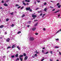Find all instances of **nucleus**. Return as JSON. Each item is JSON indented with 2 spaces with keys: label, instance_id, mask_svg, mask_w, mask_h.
<instances>
[{
  "label": "nucleus",
  "instance_id": "6e6d98bb",
  "mask_svg": "<svg viewBox=\"0 0 61 61\" xmlns=\"http://www.w3.org/2000/svg\"><path fill=\"white\" fill-rule=\"evenodd\" d=\"M34 22H36V21H37V20H34Z\"/></svg>",
  "mask_w": 61,
  "mask_h": 61
},
{
  "label": "nucleus",
  "instance_id": "a18cd8bd",
  "mask_svg": "<svg viewBox=\"0 0 61 61\" xmlns=\"http://www.w3.org/2000/svg\"><path fill=\"white\" fill-rule=\"evenodd\" d=\"M50 1L51 2H52V3H53L54 2V1Z\"/></svg>",
  "mask_w": 61,
  "mask_h": 61
},
{
  "label": "nucleus",
  "instance_id": "f257e3e1",
  "mask_svg": "<svg viewBox=\"0 0 61 61\" xmlns=\"http://www.w3.org/2000/svg\"><path fill=\"white\" fill-rule=\"evenodd\" d=\"M32 17H33V19H35V18L36 17V15L33 14L32 15Z\"/></svg>",
  "mask_w": 61,
  "mask_h": 61
},
{
  "label": "nucleus",
  "instance_id": "f8f14e48",
  "mask_svg": "<svg viewBox=\"0 0 61 61\" xmlns=\"http://www.w3.org/2000/svg\"><path fill=\"white\" fill-rule=\"evenodd\" d=\"M15 47V45H13L12 46V48H14Z\"/></svg>",
  "mask_w": 61,
  "mask_h": 61
},
{
  "label": "nucleus",
  "instance_id": "412c9836",
  "mask_svg": "<svg viewBox=\"0 0 61 61\" xmlns=\"http://www.w3.org/2000/svg\"><path fill=\"white\" fill-rule=\"evenodd\" d=\"M12 58H14L15 57V56H11Z\"/></svg>",
  "mask_w": 61,
  "mask_h": 61
},
{
  "label": "nucleus",
  "instance_id": "13d9d810",
  "mask_svg": "<svg viewBox=\"0 0 61 61\" xmlns=\"http://www.w3.org/2000/svg\"><path fill=\"white\" fill-rule=\"evenodd\" d=\"M58 17H59L60 16V14H59L58 15Z\"/></svg>",
  "mask_w": 61,
  "mask_h": 61
},
{
  "label": "nucleus",
  "instance_id": "f704fd0d",
  "mask_svg": "<svg viewBox=\"0 0 61 61\" xmlns=\"http://www.w3.org/2000/svg\"><path fill=\"white\" fill-rule=\"evenodd\" d=\"M55 40H56V41H58V40H59V39H56Z\"/></svg>",
  "mask_w": 61,
  "mask_h": 61
},
{
  "label": "nucleus",
  "instance_id": "864d4df0",
  "mask_svg": "<svg viewBox=\"0 0 61 61\" xmlns=\"http://www.w3.org/2000/svg\"><path fill=\"white\" fill-rule=\"evenodd\" d=\"M44 50H42V53H44Z\"/></svg>",
  "mask_w": 61,
  "mask_h": 61
},
{
  "label": "nucleus",
  "instance_id": "e2e57ef3",
  "mask_svg": "<svg viewBox=\"0 0 61 61\" xmlns=\"http://www.w3.org/2000/svg\"><path fill=\"white\" fill-rule=\"evenodd\" d=\"M46 15V14H44L43 15L44 16V15Z\"/></svg>",
  "mask_w": 61,
  "mask_h": 61
},
{
  "label": "nucleus",
  "instance_id": "4c0bfd02",
  "mask_svg": "<svg viewBox=\"0 0 61 61\" xmlns=\"http://www.w3.org/2000/svg\"><path fill=\"white\" fill-rule=\"evenodd\" d=\"M35 35H38V33H35Z\"/></svg>",
  "mask_w": 61,
  "mask_h": 61
},
{
  "label": "nucleus",
  "instance_id": "5701e85b",
  "mask_svg": "<svg viewBox=\"0 0 61 61\" xmlns=\"http://www.w3.org/2000/svg\"><path fill=\"white\" fill-rule=\"evenodd\" d=\"M25 16V15H22V17H24V16Z\"/></svg>",
  "mask_w": 61,
  "mask_h": 61
},
{
  "label": "nucleus",
  "instance_id": "de8ad7c7",
  "mask_svg": "<svg viewBox=\"0 0 61 61\" xmlns=\"http://www.w3.org/2000/svg\"><path fill=\"white\" fill-rule=\"evenodd\" d=\"M41 15H42V14H41L40 15V16H41Z\"/></svg>",
  "mask_w": 61,
  "mask_h": 61
},
{
  "label": "nucleus",
  "instance_id": "bf43d9fd",
  "mask_svg": "<svg viewBox=\"0 0 61 61\" xmlns=\"http://www.w3.org/2000/svg\"><path fill=\"white\" fill-rule=\"evenodd\" d=\"M8 1H9V0H7V2H8Z\"/></svg>",
  "mask_w": 61,
  "mask_h": 61
},
{
  "label": "nucleus",
  "instance_id": "09e8293b",
  "mask_svg": "<svg viewBox=\"0 0 61 61\" xmlns=\"http://www.w3.org/2000/svg\"><path fill=\"white\" fill-rule=\"evenodd\" d=\"M2 9V7H0V9Z\"/></svg>",
  "mask_w": 61,
  "mask_h": 61
},
{
  "label": "nucleus",
  "instance_id": "aec40b11",
  "mask_svg": "<svg viewBox=\"0 0 61 61\" xmlns=\"http://www.w3.org/2000/svg\"><path fill=\"white\" fill-rule=\"evenodd\" d=\"M60 5V3H58L57 4V6H58V5Z\"/></svg>",
  "mask_w": 61,
  "mask_h": 61
},
{
  "label": "nucleus",
  "instance_id": "393cba45",
  "mask_svg": "<svg viewBox=\"0 0 61 61\" xmlns=\"http://www.w3.org/2000/svg\"><path fill=\"white\" fill-rule=\"evenodd\" d=\"M50 52L51 54H53V53H53V52H52V51H50Z\"/></svg>",
  "mask_w": 61,
  "mask_h": 61
},
{
  "label": "nucleus",
  "instance_id": "774afa93",
  "mask_svg": "<svg viewBox=\"0 0 61 61\" xmlns=\"http://www.w3.org/2000/svg\"><path fill=\"white\" fill-rule=\"evenodd\" d=\"M45 47H43V49H45Z\"/></svg>",
  "mask_w": 61,
  "mask_h": 61
},
{
  "label": "nucleus",
  "instance_id": "3c124183",
  "mask_svg": "<svg viewBox=\"0 0 61 61\" xmlns=\"http://www.w3.org/2000/svg\"><path fill=\"white\" fill-rule=\"evenodd\" d=\"M50 61H53V60H52L51 59H50Z\"/></svg>",
  "mask_w": 61,
  "mask_h": 61
},
{
  "label": "nucleus",
  "instance_id": "423d86ee",
  "mask_svg": "<svg viewBox=\"0 0 61 61\" xmlns=\"http://www.w3.org/2000/svg\"><path fill=\"white\" fill-rule=\"evenodd\" d=\"M36 29V28H33L32 29V30L33 31H35Z\"/></svg>",
  "mask_w": 61,
  "mask_h": 61
},
{
  "label": "nucleus",
  "instance_id": "79ce46f5",
  "mask_svg": "<svg viewBox=\"0 0 61 61\" xmlns=\"http://www.w3.org/2000/svg\"><path fill=\"white\" fill-rule=\"evenodd\" d=\"M20 7H21V6H20L18 7V9H19V8H20Z\"/></svg>",
  "mask_w": 61,
  "mask_h": 61
},
{
  "label": "nucleus",
  "instance_id": "9d476101",
  "mask_svg": "<svg viewBox=\"0 0 61 61\" xmlns=\"http://www.w3.org/2000/svg\"><path fill=\"white\" fill-rule=\"evenodd\" d=\"M3 27H4V26L3 25H2L0 26V28H2Z\"/></svg>",
  "mask_w": 61,
  "mask_h": 61
},
{
  "label": "nucleus",
  "instance_id": "1a4fd4ad",
  "mask_svg": "<svg viewBox=\"0 0 61 61\" xmlns=\"http://www.w3.org/2000/svg\"><path fill=\"white\" fill-rule=\"evenodd\" d=\"M16 57H18V54H16L15 55Z\"/></svg>",
  "mask_w": 61,
  "mask_h": 61
},
{
  "label": "nucleus",
  "instance_id": "e433bc0d",
  "mask_svg": "<svg viewBox=\"0 0 61 61\" xmlns=\"http://www.w3.org/2000/svg\"><path fill=\"white\" fill-rule=\"evenodd\" d=\"M13 13H14V12H13L12 13H10V14L11 15H13Z\"/></svg>",
  "mask_w": 61,
  "mask_h": 61
},
{
  "label": "nucleus",
  "instance_id": "052dcab7",
  "mask_svg": "<svg viewBox=\"0 0 61 61\" xmlns=\"http://www.w3.org/2000/svg\"><path fill=\"white\" fill-rule=\"evenodd\" d=\"M22 3L23 4V3H25V1H23L22 2Z\"/></svg>",
  "mask_w": 61,
  "mask_h": 61
},
{
  "label": "nucleus",
  "instance_id": "c756f323",
  "mask_svg": "<svg viewBox=\"0 0 61 61\" xmlns=\"http://www.w3.org/2000/svg\"><path fill=\"white\" fill-rule=\"evenodd\" d=\"M11 48V47L9 46L7 48V49H9V48Z\"/></svg>",
  "mask_w": 61,
  "mask_h": 61
},
{
  "label": "nucleus",
  "instance_id": "6ab92c4d",
  "mask_svg": "<svg viewBox=\"0 0 61 61\" xmlns=\"http://www.w3.org/2000/svg\"><path fill=\"white\" fill-rule=\"evenodd\" d=\"M21 33V31H19L18 32V34H20V33Z\"/></svg>",
  "mask_w": 61,
  "mask_h": 61
},
{
  "label": "nucleus",
  "instance_id": "69168bd1",
  "mask_svg": "<svg viewBox=\"0 0 61 61\" xmlns=\"http://www.w3.org/2000/svg\"><path fill=\"white\" fill-rule=\"evenodd\" d=\"M55 9H54L53 10H52V11H55Z\"/></svg>",
  "mask_w": 61,
  "mask_h": 61
},
{
  "label": "nucleus",
  "instance_id": "2eb2a0df",
  "mask_svg": "<svg viewBox=\"0 0 61 61\" xmlns=\"http://www.w3.org/2000/svg\"><path fill=\"white\" fill-rule=\"evenodd\" d=\"M23 55H21L20 56V57H23Z\"/></svg>",
  "mask_w": 61,
  "mask_h": 61
},
{
  "label": "nucleus",
  "instance_id": "f3484780",
  "mask_svg": "<svg viewBox=\"0 0 61 61\" xmlns=\"http://www.w3.org/2000/svg\"><path fill=\"white\" fill-rule=\"evenodd\" d=\"M61 7V5H59L58 6V8H60Z\"/></svg>",
  "mask_w": 61,
  "mask_h": 61
},
{
  "label": "nucleus",
  "instance_id": "7ed1b4c3",
  "mask_svg": "<svg viewBox=\"0 0 61 61\" xmlns=\"http://www.w3.org/2000/svg\"><path fill=\"white\" fill-rule=\"evenodd\" d=\"M26 11H28V10L29 11V10H30V7H29L28 8H26Z\"/></svg>",
  "mask_w": 61,
  "mask_h": 61
},
{
  "label": "nucleus",
  "instance_id": "0e129e2a",
  "mask_svg": "<svg viewBox=\"0 0 61 61\" xmlns=\"http://www.w3.org/2000/svg\"><path fill=\"white\" fill-rule=\"evenodd\" d=\"M29 5V3H27L26 4V5Z\"/></svg>",
  "mask_w": 61,
  "mask_h": 61
},
{
  "label": "nucleus",
  "instance_id": "603ef678",
  "mask_svg": "<svg viewBox=\"0 0 61 61\" xmlns=\"http://www.w3.org/2000/svg\"><path fill=\"white\" fill-rule=\"evenodd\" d=\"M24 7H22L21 8V9H23V8Z\"/></svg>",
  "mask_w": 61,
  "mask_h": 61
},
{
  "label": "nucleus",
  "instance_id": "20e7f679",
  "mask_svg": "<svg viewBox=\"0 0 61 61\" xmlns=\"http://www.w3.org/2000/svg\"><path fill=\"white\" fill-rule=\"evenodd\" d=\"M27 58H28V56H26V57H25L24 60H26L27 59Z\"/></svg>",
  "mask_w": 61,
  "mask_h": 61
},
{
  "label": "nucleus",
  "instance_id": "39448f33",
  "mask_svg": "<svg viewBox=\"0 0 61 61\" xmlns=\"http://www.w3.org/2000/svg\"><path fill=\"white\" fill-rule=\"evenodd\" d=\"M10 39L9 38H8L6 40V42H9Z\"/></svg>",
  "mask_w": 61,
  "mask_h": 61
},
{
  "label": "nucleus",
  "instance_id": "dca6fc26",
  "mask_svg": "<svg viewBox=\"0 0 61 61\" xmlns=\"http://www.w3.org/2000/svg\"><path fill=\"white\" fill-rule=\"evenodd\" d=\"M11 26L12 27H13L14 26V25L13 24L11 25Z\"/></svg>",
  "mask_w": 61,
  "mask_h": 61
},
{
  "label": "nucleus",
  "instance_id": "58836bf2",
  "mask_svg": "<svg viewBox=\"0 0 61 61\" xmlns=\"http://www.w3.org/2000/svg\"><path fill=\"white\" fill-rule=\"evenodd\" d=\"M1 2L2 3H4V1L3 0H2Z\"/></svg>",
  "mask_w": 61,
  "mask_h": 61
},
{
  "label": "nucleus",
  "instance_id": "680f3d73",
  "mask_svg": "<svg viewBox=\"0 0 61 61\" xmlns=\"http://www.w3.org/2000/svg\"><path fill=\"white\" fill-rule=\"evenodd\" d=\"M5 35H6V34H7V33H6V32H5Z\"/></svg>",
  "mask_w": 61,
  "mask_h": 61
},
{
  "label": "nucleus",
  "instance_id": "6e6552de",
  "mask_svg": "<svg viewBox=\"0 0 61 61\" xmlns=\"http://www.w3.org/2000/svg\"><path fill=\"white\" fill-rule=\"evenodd\" d=\"M4 5H5V6H7L8 5H7V4L6 3H5L4 4Z\"/></svg>",
  "mask_w": 61,
  "mask_h": 61
},
{
  "label": "nucleus",
  "instance_id": "8fccbe9b",
  "mask_svg": "<svg viewBox=\"0 0 61 61\" xmlns=\"http://www.w3.org/2000/svg\"><path fill=\"white\" fill-rule=\"evenodd\" d=\"M37 52V50H36V52H35L34 53H36Z\"/></svg>",
  "mask_w": 61,
  "mask_h": 61
},
{
  "label": "nucleus",
  "instance_id": "4d7b16f0",
  "mask_svg": "<svg viewBox=\"0 0 61 61\" xmlns=\"http://www.w3.org/2000/svg\"><path fill=\"white\" fill-rule=\"evenodd\" d=\"M59 54H60V55H61V53L60 52H59Z\"/></svg>",
  "mask_w": 61,
  "mask_h": 61
},
{
  "label": "nucleus",
  "instance_id": "a211bd4d",
  "mask_svg": "<svg viewBox=\"0 0 61 61\" xmlns=\"http://www.w3.org/2000/svg\"><path fill=\"white\" fill-rule=\"evenodd\" d=\"M17 47L18 48L19 50H20V48H19V46H17Z\"/></svg>",
  "mask_w": 61,
  "mask_h": 61
},
{
  "label": "nucleus",
  "instance_id": "ddd939ff",
  "mask_svg": "<svg viewBox=\"0 0 61 61\" xmlns=\"http://www.w3.org/2000/svg\"><path fill=\"white\" fill-rule=\"evenodd\" d=\"M37 24H38V23H36V24L34 25L35 26H36L37 25Z\"/></svg>",
  "mask_w": 61,
  "mask_h": 61
},
{
  "label": "nucleus",
  "instance_id": "0eeeda50",
  "mask_svg": "<svg viewBox=\"0 0 61 61\" xmlns=\"http://www.w3.org/2000/svg\"><path fill=\"white\" fill-rule=\"evenodd\" d=\"M44 11H45V12H47L46 10H47V8H45L44 9Z\"/></svg>",
  "mask_w": 61,
  "mask_h": 61
},
{
  "label": "nucleus",
  "instance_id": "c85d7f7f",
  "mask_svg": "<svg viewBox=\"0 0 61 61\" xmlns=\"http://www.w3.org/2000/svg\"><path fill=\"white\" fill-rule=\"evenodd\" d=\"M19 58H17L16 60V61H17V60H19Z\"/></svg>",
  "mask_w": 61,
  "mask_h": 61
},
{
  "label": "nucleus",
  "instance_id": "5fc2aeb1",
  "mask_svg": "<svg viewBox=\"0 0 61 61\" xmlns=\"http://www.w3.org/2000/svg\"><path fill=\"white\" fill-rule=\"evenodd\" d=\"M30 25H28L27 26L28 27H29Z\"/></svg>",
  "mask_w": 61,
  "mask_h": 61
},
{
  "label": "nucleus",
  "instance_id": "9b49d317",
  "mask_svg": "<svg viewBox=\"0 0 61 61\" xmlns=\"http://www.w3.org/2000/svg\"><path fill=\"white\" fill-rule=\"evenodd\" d=\"M19 5L18 4H16L15 5V6H19Z\"/></svg>",
  "mask_w": 61,
  "mask_h": 61
},
{
  "label": "nucleus",
  "instance_id": "ea45409f",
  "mask_svg": "<svg viewBox=\"0 0 61 61\" xmlns=\"http://www.w3.org/2000/svg\"><path fill=\"white\" fill-rule=\"evenodd\" d=\"M29 11H30V12H31V11H32V10L30 9V10H29Z\"/></svg>",
  "mask_w": 61,
  "mask_h": 61
},
{
  "label": "nucleus",
  "instance_id": "a878e982",
  "mask_svg": "<svg viewBox=\"0 0 61 61\" xmlns=\"http://www.w3.org/2000/svg\"><path fill=\"white\" fill-rule=\"evenodd\" d=\"M59 12V10H58L56 11L54 13H57V12Z\"/></svg>",
  "mask_w": 61,
  "mask_h": 61
},
{
  "label": "nucleus",
  "instance_id": "4be33fe9",
  "mask_svg": "<svg viewBox=\"0 0 61 61\" xmlns=\"http://www.w3.org/2000/svg\"><path fill=\"white\" fill-rule=\"evenodd\" d=\"M55 48H59V47H58L57 46H55Z\"/></svg>",
  "mask_w": 61,
  "mask_h": 61
},
{
  "label": "nucleus",
  "instance_id": "cd10ccee",
  "mask_svg": "<svg viewBox=\"0 0 61 61\" xmlns=\"http://www.w3.org/2000/svg\"><path fill=\"white\" fill-rule=\"evenodd\" d=\"M23 5H26V4H25V3H23Z\"/></svg>",
  "mask_w": 61,
  "mask_h": 61
},
{
  "label": "nucleus",
  "instance_id": "72a5a7b5",
  "mask_svg": "<svg viewBox=\"0 0 61 61\" xmlns=\"http://www.w3.org/2000/svg\"><path fill=\"white\" fill-rule=\"evenodd\" d=\"M45 59H42V60H41V61H43V60Z\"/></svg>",
  "mask_w": 61,
  "mask_h": 61
},
{
  "label": "nucleus",
  "instance_id": "c9c22d12",
  "mask_svg": "<svg viewBox=\"0 0 61 61\" xmlns=\"http://www.w3.org/2000/svg\"><path fill=\"white\" fill-rule=\"evenodd\" d=\"M36 54H40V52H36Z\"/></svg>",
  "mask_w": 61,
  "mask_h": 61
},
{
  "label": "nucleus",
  "instance_id": "49530a36",
  "mask_svg": "<svg viewBox=\"0 0 61 61\" xmlns=\"http://www.w3.org/2000/svg\"><path fill=\"white\" fill-rule=\"evenodd\" d=\"M37 2H38V3H40V0L38 1H37Z\"/></svg>",
  "mask_w": 61,
  "mask_h": 61
},
{
  "label": "nucleus",
  "instance_id": "4468645a",
  "mask_svg": "<svg viewBox=\"0 0 61 61\" xmlns=\"http://www.w3.org/2000/svg\"><path fill=\"white\" fill-rule=\"evenodd\" d=\"M23 56H26V54L25 53H23Z\"/></svg>",
  "mask_w": 61,
  "mask_h": 61
},
{
  "label": "nucleus",
  "instance_id": "f03ea898",
  "mask_svg": "<svg viewBox=\"0 0 61 61\" xmlns=\"http://www.w3.org/2000/svg\"><path fill=\"white\" fill-rule=\"evenodd\" d=\"M30 41H33L34 40V38L33 37H30Z\"/></svg>",
  "mask_w": 61,
  "mask_h": 61
},
{
  "label": "nucleus",
  "instance_id": "473e14b6",
  "mask_svg": "<svg viewBox=\"0 0 61 61\" xmlns=\"http://www.w3.org/2000/svg\"><path fill=\"white\" fill-rule=\"evenodd\" d=\"M48 52L47 51L45 53V54H48Z\"/></svg>",
  "mask_w": 61,
  "mask_h": 61
},
{
  "label": "nucleus",
  "instance_id": "bb28decb",
  "mask_svg": "<svg viewBox=\"0 0 61 61\" xmlns=\"http://www.w3.org/2000/svg\"><path fill=\"white\" fill-rule=\"evenodd\" d=\"M35 56H37V54L36 53L35 54Z\"/></svg>",
  "mask_w": 61,
  "mask_h": 61
},
{
  "label": "nucleus",
  "instance_id": "c03bdc74",
  "mask_svg": "<svg viewBox=\"0 0 61 61\" xmlns=\"http://www.w3.org/2000/svg\"><path fill=\"white\" fill-rule=\"evenodd\" d=\"M45 28H44L43 29V30H44V31H45Z\"/></svg>",
  "mask_w": 61,
  "mask_h": 61
},
{
  "label": "nucleus",
  "instance_id": "37998d69",
  "mask_svg": "<svg viewBox=\"0 0 61 61\" xmlns=\"http://www.w3.org/2000/svg\"><path fill=\"white\" fill-rule=\"evenodd\" d=\"M50 8H53V7H51V6H50Z\"/></svg>",
  "mask_w": 61,
  "mask_h": 61
},
{
  "label": "nucleus",
  "instance_id": "a19ab883",
  "mask_svg": "<svg viewBox=\"0 0 61 61\" xmlns=\"http://www.w3.org/2000/svg\"><path fill=\"white\" fill-rule=\"evenodd\" d=\"M31 23V21H29L28 22V24H30Z\"/></svg>",
  "mask_w": 61,
  "mask_h": 61
},
{
  "label": "nucleus",
  "instance_id": "2f4dec72",
  "mask_svg": "<svg viewBox=\"0 0 61 61\" xmlns=\"http://www.w3.org/2000/svg\"><path fill=\"white\" fill-rule=\"evenodd\" d=\"M46 4H47L45 2V3H44V5H46Z\"/></svg>",
  "mask_w": 61,
  "mask_h": 61
},
{
  "label": "nucleus",
  "instance_id": "b1692460",
  "mask_svg": "<svg viewBox=\"0 0 61 61\" xmlns=\"http://www.w3.org/2000/svg\"><path fill=\"white\" fill-rule=\"evenodd\" d=\"M20 59L21 61H23V59L22 58H20Z\"/></svg>",
  "mask_w": 61,
  "mask_h": 61
},
{
  "label": "nucleus",
  "instance_id": "7c9ffc66",
  "mask_svg": "<svg viewBox=\"0 0 61 61\" xmlns=\"http://www.w3.org/2000/svg\"><path fill=\"white\" fill-rule=\"evenodd\" d=\"M9 20V19H6V21H7H7H8Z\"/></svg>",
  "mask_w": 61,
  "mask_h": 61
},
{
  "label": "nucleus",
  "instance_id": "338daca9",
  "mask_svg": "<svg viewBox=\"0 0 61 61\" xmlns=\"http://www.w3.org/2000/svg\"><path fill=\"white\" fill-rule=\"evenodd\" d=\"M2 37H0V39H2Z\"/></svg>",
  "mask_w": 61,
  "mask_h": 61
}]
</instances>
